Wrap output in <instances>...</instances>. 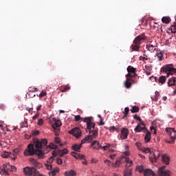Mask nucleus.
Returning <instances> with one entry per match:
<instances>
[{
    "label": "nucleus",
    "instance_id": "9d476101",
    "mask_svg": "<svg viewBox=\"0 0 176 176\" xmlns=\"http://www.w3.org/2000/svg\"><path fill=\"white\" fill-rule=\"evenodd\" d=\"M135 68L133 67L132 66H129L127 67V72H129L126 77V78H135L137 76V74H135Z\"/></svg>",
    "mask_w": 176,
    "mask_h": 176
},
{
    "label": "nucleus",
    "instance_id": "f03ea898",
    "mask_svg": "<svg viewBox=\"0 0 176 176\" xmlns=\"http://www.w3.org/2000/svg\"><path fill=\"white\" fill-rule=\"evenodd\" d=\"M146 36L145 34H142L140 35L137 36L133 41V44L131 45V49L132 52H140V47H141V43L145 42L146 41Z\"/></svg>",
    "mask_w": 176,
    "mask_h": 176
},
{
    "label": "nucleus",
    "instance_id": "e433bc0d",
    "mask_svg": "<svg viewBox=\"0 0 176 176\" xmlns=\"http://www.w3.org/2000/svg\"><path fill=\"white\" fill-rule=\"evenodd\" d=\"M170 30L173 33H175L176 32V23H174L173 25H172L170 26Z\"/></svg>",
    "mask_w": 176,
    "mask_h": 176
},
{
    "label": "nucleus",
    "instance_id": "603ef678",
    "mask_svg": "<svg viewBox=\"0 0 176 176\" xmlns=\"http://www.w3.org/2000/svg\"><path fill=\"white\" fill-rule=\"evenodd\" d=\"M38 118H39V113H37L36 115H34V116L32 117V120H36V119H38Z\"/></svg>",
    "mask_w": 176,
    "mask_h": 176
},
{
    "label": "nucleus",
    "instance_id": "c9c22d12",
    "mask_svg": "<svg viewBox=\"0 0 176 176\" xmlns=\"http://www.w3.org/2000/svg\"><path fill=\"white\" fill-rule=\"evenodd\" d=\"M136 170H138V171H139V173H144V166H138L136 167Z\"/></svg>",
    "mask_w": 176,
    "mask_h": 176
},
{
    "label": "nucleus",
    "instance_id": "bb28decb",
    "mask_svg": "<svg viewBox=\"0 0 176 176\" xmlns=\"http://www.w3.org/2000/svg\"><path fill=\"white\" fill-rule=\"evenodd\" d=\"M145 142H149L151 141V132L149 131H146L145 137H144Z\"/></svg>",
    "mask_w": 176,
    "mask_h": 176
},
{
    "label": "nucleus",
    "instance_id": "6e6d98bb",
    "mask_svg": "<svg viewBox=\"0 0 176 176\" xmlns=\"http://www.w3.org/2000/svg\"><path fill=\"white\" fill-rule=\"evenodd\" d=\"M58 156H60V157H63V156H64V154L62 153L61 150H59V151H58Z\"/></svg>",
    "mask_w": 176,
    "mask_h": 176
},
{
    "label": "nucleus",
    "instance_id": "6e6552de",
    "mask_svg": "<svg viewBox=\"0 0 176 176\" xmlns=\"http://www.w3.org/2000/svg\"><path fill=\"white\" fill-rule=\"evenodd\" d=\"M98 137V131H95L94 133L92 134H89V135L86 136L83 140L81 141V144H80L81 146L83 145V144H86L87 141H91Z\"/></svg>",
    "mask_w": 176,
    "mask_h": 176
},
{
    "label": "nucleus",
    "instance_id": "ea45409f",
    "mask_svg": "<svg viewBox=\"0 0 176 176\" xmlns=\"http://www.w3.org/2000/svg\"><path fill=\"white\" fill-rule=\"evenodd\" d=\"M54 131L55 133V135H58V134H60V129L58 128L54 129Z\"/></svg>",
    "mask_w": 176,
    "mask_h": 176
},
{
    "label": "nucleus",
    "instance_id": "a878e982",
    "mask_svg": "<svg viewBox=\"0 0 176 176\" xmlns=\"http://www.w3.org/2000/svg\"><path fill=\"white\" fill-rule=\"evenodd\" d=\"M65 176H76V172H75V170H70L69 171H65Z\"/></svg>",
    "mask_w": 176,
    "mask_h": 176
},
{
    "label": "nucleus",
    "instance_id": "79ce46f5",
    "mask_svg": "<svg viewBox=\"0 0 176 176\" xmlns=\"http://www.w3.org/2000/svg\"><path fill=\"white\" fill-rule=\"evenodd\" d=\"M45 166H46L47 170H52V168H53V166H52V164H46Z\"/></svg>",
    "mask_w": 176,
    "mask_h": 176
},
{
    "label": "nucleus",
    "instance_id": "39448f33",
    "mask_svg": "<svg viewBox=\"0 0 176 176\" xmlns=\"http://www.w3.org/2000/svg\"><path fill=\"white\" fill-rule=\"evenodd\" d=\"M166 131L168 135L170 138V140H166L167 144H174L176 140V131L174 128L167 127Z\"/></svg>",
    "mask_w": 176,
    "mask_h": 176
},
{
    "label": "nucleus",
    "instance_id": "bf43d9fd",
    "mask_svg": "<svg viewBox=\"0 0 176 176\" xmlns=\"http://www.w3.org/2000/svg\"><path fill=\"white\" fill-rule=\"evenodd\" d=\"M27 124H28L27 122H25L21 124V127H27Z\"/></svg>",
    "mask_w": 176,
    "mask_h": 176
},
{
    "label": "nucleus",
    "instance_id": "ddd939ff",
    "mask_svg": "<svg viewBox=\"0 0 176 176\" xmlns=\"http://www.w3.org/2000/svg\"><path fill=\"white\" fill-rule=\"evenodd\" d=\"M135 133H141V131H146V128H145V124L140 123L135 128Z\"/></svg>",
    "mask_w": 176,
    "mask_h": 176
},
{
    "label": "nucleus",
    "instance_id": "de8ad7c7",
    "mask_svg": "<svg viewBox=\"0 0 176 176\" xmlns=\"http://www.w3.org/2000/svg\"><path fill=\"white\" fill-rule=\"evenodd\" d=\"M38 126H42L43 124V119H39L38 122H37Z\"/></svg>",
    "mask_w": 176,
    "mask_h": 176
},
{
    "label": "nucleus",
    "instance_id": "f8f14e48",
    "mask_svg": "<svg viewBox=\"0 0 176 176\" xmlns=\"http://www.w3.org/2000/svg\"><path fill=\"white\" fill-rule=\"evenodd\" d=\"M10 168V164H3V168H0V174L1 175H9V173H8V170Z\"/></svg>",
    "mask_w": 176,
    "mask_h": 176
},
{
    "label": "nucleus",
    "instance_id": "a19ab883",
    "mask_svg": "<svg viewBox=\"0 0 176 176\" xmlns=\"http://www.w3.org/2000/svg\"><path fill=\"white\" fill-rule=\"evenodd\" d=\"M29 93H31L32 91L34 92V91H38V88H35V87H30L29 88Z\"/></svg>",
    "mask_w": 176,
    "mask_h": 176
},
{
    "label": "nucleus",
    "instance_id": "09e8293b",
    "mask_svg": "<svg viewBox=\"0 0 176 176\" xmlns=\"http://www.w3.org/2000/svg\"><path fill=\"white\" fill-rule=\"evenodd\" d=\"M133 118L134 119H135L136 120H138L139 122H142V120L141 119V118L138 116L137 115H135Z\"/></svg>",
    "mask_w": 176,
    "mask_h": 176
},
{
    "label": "nucleus",
    "instance_id": "c03bdc74",
    "mask_svg": "<svg viewBox=\"0 0 176 176\" xmlns=\"http://www.w3.org/2000/svg\"><path fill=\"white\" fill-rule=\"evenodd\" d=\"M56 163H57V164H63V159L57 158L56 159Z\"/></svg>",
    "mask_w": 176,
    "mask_h": 176
},
{
    "label": "nucleus",
    "instance_id": "052dcab7",
    "mask_svg": "<svg viewBox=\"0 0 176 176\" xmlns=\"http://www.w3.org/2000/svg\"><path fill=\"white\" fill-rule=\"evenodd\" d=\"M57 156V153L56 151H52V157H54V159Z\"/></svg>",
    "mask_w": 176,
    "mask_h": 176
},
{
    "label": "nucleus",
    "instance_id": "69168bd1",
    "mask_svg": "<svg viewBox=\"0 0 176 176\" xmlns=\"http://www.w3.org/2000/svg\"><path fill=\"white\" fill-rule=\"evenodd\" d=\"M71 155H72V156H73V157H76V155H77V153H76V152H72V153H71Z\"/></svg>",
    "mask_w": 176,
    "mask_h": 176
},
{
    "label": "nucleus",
    "instance_id": "f257e3e1",
    "mask_svg": "<svg viewBox=\"0 0 176 176\" xmlns=\"http://www.w3.org/2000/svg\"><path fill=\"white\" fill-rule=\"evenodd\" d=\"M34 144L35 145V148L34 147V144H28V148L25 150L24 155L25 156H32L33 155H36L38 157V159H43L45 157V152L47 153L52 149H57L58 146L54 143H50L47 145V140L45 138L41 140L34 139Z\"/></svg>",
    "mask_w": 176,
    "mask_h": 176
},
{
    "label": "nucleus",
    "instance_id": "6ab92c4d",
    "mask_svg": "<svg viewBox=\"0 0 176 176\" xmlns=\"http://www.w3.org/2000/svg\"><path fill=\"white\" fill-rule=\"evenodd\" d=\"M166 76H161L159 78H157V83H160L161 85H164L166 83Z\"/></svg>",
    "mask_w": 176,
    "mask_h": 176
},
{
    "label": "nucleus",
    "instance_id": "0eeeda50",
    "mask_svg": "<svg viewBox=\"0 0 176 176\" xmlns=\"http://www.w3.org/2000/svg\"><path fill=\"white\" fill-rule=\"evenodd\" d=\"M122 159H125V162L126 163H127V164L125 165L124 176H131L132 175L131 169L129 168V167H131V166H133V160H131L130 158L127 157H122Z\"/></svg>",
    "mask_w": 176,
    "mask_h": 176
},
{
    "label": "nucleus",
    "instance_id": "774afa93",
    "mask_svg": "<svg viewBox=\"0 0 176 176\" xmlns=\"http://www.w3.org/2000/svg\"><path fill=\"white\" fill-rule=\"evenodd\" d=\"M34 176H45V175L40 174L39 171H38V173L36 175H34Z\"/></svg>",
    "mask_w": 176,
    "mask_h": 176
},
{
    "label": "nucleus",
    "instance_id": "338daca9",
    "mask_svg": "<svg viewBox=\"0 0 176 176\" xmlns=\"http://www.w3.org/2000/svg\"><path fill=\"white\" fill-rule=\"evenodd\" d=\"M39 134V131H35L33 132V135H38Z\"/></svg>",
    "mask_w": 176,
    "mask_h": 176
},
{
    "label": "nucleus",
    "instance_id": "3c124183",
    "mask_svg": "<svg viewBox=\"0 0 176 176\" xmlns=\"http://www.w3.org/2000/svg\"><path fill=\"white\" fill-rule=\"evenodd\" d=\"M45 96H46V92L42 91V92L38 95V97H40V98H42V97H45Z\"/></svg>",
    "mask_w": 176,
    "mask_h": 176
},
{
    "label": "nucleus",
    "instance_id": "58836bf2",
    "mask_svg": "<svg viewBox=\"0 0 176 176\" xmlns=\"http://www.w3.org/2000/svg\"><path fill=\"white\" fill-rule=\"evenodd\" d=\"M109 148H111V144H107L106 146H102L103 151H107Z\"/></svg>",
    "mask_w": 176,
    "mask_h": 176
},
{
    "label": "nucleus",
    "instance_id": "e2e57ef3",
    "mask_svg": "<svg viewBox=\"0 0 176 176\" xmlns=\"http://www.w3.org/2000/svg\"><path fill=\"white\" fill-rule=\"evenodd\" d=\"M115 157H116V154H113L110 155V159H111L112 160H113Z\"/></svg>",
    "mask_w": 176,
    "mask_h": 176
},
{
    "label": "nucleus",
    "instance_id": "423d86ee",
    "mask_svg": "<svg viewBox=\"0 0 176 176\" xmlns=\"http://www.w3.org/2000/svg\"><path fill=\"white\" fill-rule=\"evenodd\" d=\"M162 72H165L167 75V78L170 76V75H174V74H176V69L174 68V65L169 64L164 65L161 69Z\"/></svg>",
    "mask_w": 176,
    "mask_h": 176
},
{
    "label": "nucleus",
    "instance_id": "4d7b16f0",
    "mask_svg": "<svg viewBox=\"0 0 176 176\" xmlns=\"http://www.w3.org/2000/svg\"><path fill=\"white\" fill-rule=\"evenodd\" d=\"M16 166H10V171H16Z\"/></svg>",
    "mask_w": 176,
    "mask_h": 176
},
{
    "label": "nucleus",
    "instance_id": "7c9ffc66",
    "mask_svg": "<svg viewBox=\"0 0 176 176\" xmlns=\"http://www.w3.org/2000/svg\"><path fill=\"white\" fill-rule=\"evenodd\" d=\"M108 130L110 131L111 133H113V131H116L117 133H119V127L110 126L109 127Z\"/></svg>",
    "mask_w": 176,
    "mask_h": 176
},
{
    "label": "nucleus",
    "instance_id": "4be33fe9",
    "mask_svg": "<svg viewBox=\"0 0 176 176\" xmlns=\"http://www.w3.org/2000/svg\"><path fill=\"white\" fill-rule=\"evenodd\" d=\"M91 146L94 149H100V142H98V141L95 140L91 143Z\"/></svg>",
    "mask_w": 176,
    "mask_h": 176
},
{
    "label": "nucleus",
    "instance_id": "5701e85b",
    "mask_svg": "<svg viewBox=\"0 0 176 176\" xmlns=\"http://www.w3.org/2000/svg\"><path fill=\"white\" fill-rule=\"evenodd\" d=\"M162 21L164 23V24H170L171 18H170V16H164L162 19Z\"/></svg>",
    "mask_w": 176,
    "mask_h": 176
},
{
    "label": "nucleus",
    "instance_id": "dca6fc26",
    "mask_svg": "<svg viewBox=\"0 0 176 176\" xmlns=\"http://www.w3.org/2000/svg\"><path fill=\"white\" fill-rule=\"evenodd\" d=\"M146 49L151 53H153V52H155V50H156V45H155L152 43H148L146 45Z\"/></svg>",
    "mask_w": 176,
    "mask_h": 176
},
{
    "label": "nucleus",
    "instance_id": "7ed1b4c3",
    "mask_svg": "<svg viewBox=\"0 0 176 176\" xmlns=\"http://www.w3.org/2000/svg\"><path fill=\"white\" fill-rule=\"evenodd\" d=\"M170 172L169 170H166V166H162L158 170V175H155V173L152 171L151 169H146L144 171V176H170Z\"/></svg>",
    "mask_w": 176,
    "mask_h": 176
},
{
    "label": "nucleus",
    "instance_id": "c85d7f7f",
    "mask_svg": "<svg viewBox=\"0 0 176 176\" xmlns=\"http://www.w3.org/2000/svg\"><path fill=\"white\" fill-rule=\"evenodd\" d=\"M129 112H130V109H129V107H125L124 111L123 112L124 116L122 117V119H126V117L128 116Z\"/></svg>",
    "mask_w": 176,
    "mask_h": 176
},
{
    "label": "nucleus",
    "instance_id": "5fc2aeb1",
    "mask_svg": "<svg viewBox=\"0 0 176 176\" xmlns=\"http://www.w3.org/2000/svg\"><path fill=\"white\" fill-rule=\"evenodd\" d=\"M63 155H67L68 153V150L67 148H64L63 150H60Z\"/></svg>",
    "mask_w": 176,
    "mask_h": 176
},
{
    "label": "nucleus",
    "instance_id": "393cba45",
    "mask_svg": "<svg viewBox=\"0 0 176 176\" xmlns=\"http://www.w3.org/2000/svg\"><path fill=\"white\" fill-rule=\"evenodd\" d=\"M156 57L158 60V61H163V52H162L161 51H158L156 53Z\"/></svg>",
    "mask_w": 176,
    "mask_h": 176
},
{
    "label": "nucleus",
    "instance_id": "b1692460",
    "mask_svg": "<svg viewBox=\"0 0 176 176\" xmlns=\"http://www.w3.org/2000/svg\"><path fill=\"white\" fill-rule=\"evenodd\" d=\"M162 162H164V163H165V164H166V165L169 164L170 157H168L167 155H162Z\"/></svg>",
    "mask_w": 176,
    "mask_h": 176
},
{
    "label": "nucleus",
    "instance_id": "473e14b6",
    "mask_svg": "<svg viewBox=\"0 0 176 176\" xmlns=\"http://www.w3.org/2000/svg\"><path fill=\"white\" fill-rule=\"evenodd\" d=\"M159 96H160L159 91H155L154 97L152 98V100L157 101V100L159 98Z\"/></svg>",
    "mask_w": 176,
    "mask_h": 176
},
{
    "label": "nucleus",
    "instance_id": "2eb2a0df",
    "mask_svg": "<svg viewBox=\"0 0 176 176\" xmlns=\"http://www.w3.org/2000/svg\"><path fill=\"white\" fill-rule=\"evenodd\" d=\"M124 83L126 89H130V87H131V85L134 83V80H133L131 77H126V79Z\"/></svg>",
    "mask_w": 176,
    "mask_h": 176
},
{
    "label": "nucleus",
    "instance_id": "f704fd0d",
    "mask_svg": "<svg viewBox=\"0 0 176 176\" xmlns=\"http://www.w3.org/2000/svg\"><path fill=\"white\" fill-rule=\"evenodd\" d=\"M9 156H10V153L9 152H4L2 155L1 157H3L4 159H8V157H9Z\"/></svg>",
    "mask_w": 176,
    "mask_h": 176
},
{
    "label": "nucleus",
    "instance_id": "20e7f679",
    "mask_svg": "<svg viewBox=\"0 0 176 176\" xmlns=\"http://www.w3.org/2000/svg\"><path fill=\"white\" fill-rule=\"evenodd\" d=\"M91 117H87L82 118V122L87 123V133L91 135L94 131H98V129H96V124L91 122Z\"/></svg>",
    "mask_w": 176,
    "mask_h": 176
},
{
    "label": "nucleus",
    "instance_id": "9b49d317",
    "mask_svg": "<svg viewBox=\"0 0 176 176\" xmlns=\"http://www.w3.org/2000/svg\"><path fill=\"white\" fill-rule=\"evenodd\" d=\"M69 134H72L76 138H79L82 135V131L79 128H74L69 131Z\"/></svg>",
    "mask_w": 176,
    "mask_h": 176
},
{
    "label": "nucleus",
    "instance_id": "a211bd4d",
    "mask_svg": "<svg viewBox=\"0 0 176 176\" xmlns=\"http://www.w3.org/2000/svg\"><path fill=\"white\" fill-rule=\"evenodd\" d=\"M175 82H176L175 77L170 78L168 81V86L169 87H170V86H175Z\"/></svg>",
    "mask_w": 176,
    "mask_h": 176
},
{
    "label": "nucleus",
    "instance_id": "680f3d73",
    "mask_svg": "<svg viewBox=\"0 0 176 176\" xmlns=\"http://www.w3.org/2000/svg\"><path fill=\"white\" fill-rule=\"evenodd\" d=\"M140 60H142V61H146L148 60V58L140 56Z\"/></svg>",
    "mask_w": 176,
    "mask_h": 176
},
{
    "label": "nucleus",
    "instance_id": "13d9d810",
    "mask_svg": "<svg viewBox=\"0 0 176 176\" xmlns=\"http://www.w3.org/2000/svg\"><path fill=\"white\" fill-rule=\"evenodd\" d=\"M153 79L157 83V78L156 77H154V76L150 77V80H153Z\"/></svg>",
    "mask_w": 176,
    "mask_h": 176
},
{
    "label": "nucleus",
    "instance_id": "0e129e2a",
    "mask_svg": "<svg viewBox=\"0 0 176 176\" xmlns=\"http://www.w3.org/2000/svg\"><path fill=\"white\" fill-rule=\"evenodd\" d=\"M49 175L50 176H54V175H56V173L54 172H53V170H52L51 172L49 173Z\"/></svg>",
    "mask_w": 176,
    "mask_h": 176
},
{
    "label": "nucleus",
    "instance_id": "4468645a",
    "mask_svg": "<svg viewBox=\"0 0 176 176\" xmlns=\"http://www.w3.org/2000/svg\"><path fill=\"white\" fill-rule=\"evenodd\" d=\"M128 136H129V129L126 128H123L121 130V133L120 135L121 140H127Z\"/></svg>",
    "mask_w": 176,
    "mask_h": 176
},
{
    "label": "nucleus",
    "instance_id": "a18cd8bd",
    "mask_svg": "<svg viewBox=\"0 0 176 176\" xmlns=\"http://www.w3.org/2000/svg\"><path fill=\"white\" fill-rule=\"evenodd\" d=\"M54 161V157H50L48 160H47V163L52 164V162Z\"/></svg>",
    "mask_w": 176,
    "mask_h": 176
},
{
    "label": "nucleus",
    "instance_id": "c756f323",
    "mask_svg": "<svg viewBox=\"0 0 176 176\" xmlns=\"http://www.w3.org/2000/svg\"><path fill=\"white\" fill-rule=\"evenodd\" d=\"M54 142H55V144H59L60 146H64V144L61 143V139H60V138H58V137L54 138Z\"/></svg>",
    "mask_w": 176,
    "mask_h": 176
},
{
    "label": "nucleus",
    "instance_id": "864d4df0",
    "mask_svg": "<svg viewBox=\"0 0 176 176\" xmlns=\"http://www.w3.org/2000/svg\"><path fill=\"white\" fill-rule=\"evenodd\" d=\"M55 174H57V173H58V171H60V168H54V170H52Z\"/></svg>",
    "mask_w": 176,
    "mask_h": 176
},
{
    "label": "nucleus",
    "instance_id": "72a5a7b5",
    "mask_svg": "<svg viewBox=\"0 0 176 176\" xmlns=\"http://www.w3.org/2000/svg\"><path fill=\"white\" fill-rule=\"evenodd\" d=\"M122 164V161L120 160H117L115 164H113V167H119Z\"/></svg>",
    "mask_w": 176,
    "mask_h": 176
},
{
    "label": "nucleus",
    "instance_id": "412c9836",
    "mask_svg": "<svg viewBox=\"0 0 176 176\" xmlns=\"http://www.w3.org/2000/svg\"><path fill=\"white\" fill-rule=\"evenodd\" d=\"M80 148H82V144H74L72 147V149L76 152H80Z\"/></svg>",
    "mask_w": 176,
    "mask_h": 176
},
{
    "label": "nucleus",
    "instance_id": "8fccbe9b",
    "mask_svg": "<svg viewBox=\"0 0 176 176\" xmlns=\"http://www.w3.org/2000/svg\"><path fill=\"white\" fill-rule=\"evenodd\" d=\"M157 153V156H156V153L153 154L154 162H156V160H157V157L160 156V154H159V153Z\"/></svg>",
    "mask_w": 176,
    "mask_h": 176
},
{
    "label": "nucleus",
    "instance_id": "49530a36",
    "mask_svg": "<svg viewBox=\"0 0 176 176\" xmlns=\"http://www.w3.org/2000/svg\"><path fill=\"white\" fill-rule=\"evenodd\" d=\"M74 119L76 120V122H79V120H80L82 119V118L80 117V116H75Z\"/></svg>",
    "mask_w": 176,
    "mask_h": 176
},
{
    "label": "nucleus",
    "instance_id": "aec40b11",
    "mask_svg": "<svg viewBox=\"0 0 176 176\" xmlns=\"http://www.w3.org/2000/svg\"><path fill=\"white\" fill-rule=\"evenodd\" d=\"M70 89H71V87L69 86V85H63L62 87H60V91L62 93H65L68 91V90H69Z\"/></svg>",
    "mask_w": 176,
    "mask_h": 176
},
{
    "label": "nucleus",
    "instance_id": "f3484780",
    "mask_svg": "<svg viewBox=\"0 0 176 176\" xmlns=\"http://www.w3.org/2000/svg\"><path fill=\"white\" fill-rule=\"evenodd\" d=\"M144 74H147L148 76L151 75V71H152V65H146L144 69Z\"/></svg>",
    "mask_w": 176,
    "mask_h": 176
},
{
    "label": "nucleus",
    "instance_id": "2f4dec72",
    "mask_svg": "<svg viewBox=\"0 0 176 176\" xmlns=\"http://www.w3.org/2000/svg\"><path fill=\"white\" fill-rule=\"evenodd\" d=\"M140 108L138 107H132V109H131V112L132 113H137V112H139Z\"/></svg>",
    "mask_w": 176,
    "mask_h": 176
},
{
    "label": "nucleus",
    "instance_id": "4c0bfd02",
    "mask_svg": "<svg viewBox=\"0 0 176 176\" xmlns=\"http://www.w3.org/2000/svg\"><path fill=\"white\" fill-rule=\"evenodd\" d=\"M75 159H80L81 160H83V159H85V155L77 153L76 155V158Z\"/></svg>",
    "mask_w": 176,
    "mask_h": 176
},
{
    "label": "nucleus",
    "instance_id": "1a4fd4ad",
    "mask_svg": "<svg viewBox=\"0 0 176 176\" xmlns=\"http://www.w3.org/2000/svg\"><path fill=\"white\" fill-rule=\"evenodd\" d=\"M23 173L25 175H36L38 174V170L34 167H26L23 168Z\"/></svg>",
    "mask_w": 176,
    "mask_h": 176
},
{
    "label": "nucleus",
    "instance_id": "cd10ccee",
    "mask_svg": "<svg viewBox=\"0 0 176 176\" xmlns=\"http://www.w3.org/2000/svg\"><path fill=\"white\" fill-rule=\"evenodd\" d=\"M62 123L60 120L55 121L54 124H52V129H58L61 126Z\"/></svg>",
    "mask_w": 176,
    "mask_h": 176
},
{
    "label": "nucleus",
    "instance_id": "37998d69",
    "mask_svg": "<svg viewBox=\"0 0 176 176\" xmlns=\"http://www.w3.org/2000/svg\"><path fill=\"white\" fill-rule=\"evenodd\" d=\"M142 152L144 153H149V152H151V148H147L142 149Z\"/></svg>",
    "mask_w": 176,
    "mask_h": 176
}]
</instances>
